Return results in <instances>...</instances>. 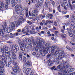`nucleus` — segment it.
Wrapping results in <instances>:
<instances>
[{
	"instance_id": "f257e3e1",
	"label": "nucleus",
	"mask_w": 75,
	"mask_h": 75,
	"mask_svg": "<svg viewBox=\"0 0 75 75\" xmlns=\"http://www.w3.org/2000/svg\"><path fill=\"white\" fill-rule=\"evenodd\" d=\"M37 45L38 46L36 47L37 48H36L35 49L36 51H38V48H39L38 47H40V48H42L43 47L44 50L43 52H42V50L40 51V54L42 55L43 54L45 55L46 54H48L49 48H50V44H47L46 43H45L44 40H40L39 43L37 44Z\"/></svg>"
},
{
	"instance_id": "f03ea898",
	"label": "nucleus",
	"mask_w": 75,
	"mask_h": 75,
	"mask_svg": "<svg viewBox=\"0 0 75 75\" xmlns=\"http://www.w3.org/2000/svg\"><path fill=\"white\" fill-rule=\"evenodd\" d=\"M1 52H2V55L1 56L2 59H3L4 62L6 64V66L8 67L7 65V58L10 59V55L9 54V52L8 51V47H6V46H4L3 49H1Z\"/></svg>"
},
{
	"instance_id": "7ed1b4c3",
	"label": "nucleus",
	"mask_w": 75,
	"mask_h": 75,
	"mask_svg": "<svg viewBox=\"0 0 75 75\" xmlns=\"http://www.w3.org/2000/svg\"><path fill=\"white\" fill-rule=\"evenodd\" d=\"M67 63V62H65L64 60L62 59H59V65L57 66V69H59L60 71L61 72L62 71H64L65 73L63 74V75H66L67 74V72L68 71H66V70H64L66 68V64Z\"/></svg>"
},
{
	"instance_id": "20e7f679",
	"label": "nucleus",
	"mask_w": 75,
	"mask_h": 75,
	"mask_svg": "<svg viewBox=\"0 0 75 75\" xmlns=\"http://www.w3.org/2000/svg\"><path fill=\"white\" fill-rule=\"evenodd\" d=\"M61 5L62 7H64V8L66 10H67V8H68V7H70L71 9V10H74L73 6H72L71 4V2H70L69 1L68 2V3L67 4V0H64L63 2L61 4Z\"/></svg>"
},
{
	"instance_id": "39448f33",
	"label": "nucleus",
	"mask_w": 75,
	"mask_h": 75,
	"mask_svg": "<svg viewBox=\"0 0 75 75\" xmlns=\"http://www.w3.org/2000/svg\"><path fill=\"white\" fill-rule=\"evenodd\" d=\"M12 54V57H11L10 59V62H13L14 64H17V56H16V52L13 51L12 52H11Z\"/></svg>"
},
{
	"instance_id": "423d86ee",
	"label": "nucleus",
	"mask_w": 75,
	"mask_h": 75,
	"mask_svg": "<svg viewBox=\"0 0 75 75\" xmlns=\"http://www.w3.org/2000/svg\"><path fill=\"white\" fill-rule=\"evenodd\" d=\"M2 26L3 28V29H0V35L3 37L4 34V31L6 30V27H7V23L6 22H5L4 23V25H2Z\"/></svg>"
},
{
	"instance_id": "0eeeda50",
	"label": "nucleus",
	"mask_w": 75,
	"mask_h": 75,
	"mask_svg": "<svg viewBox=\"0 0 75 75\" xmlns=\"http://www.w3.org/2000/svg\"><path fill=\"white\" fill-rule=\"evenodd\" d=\"M8 4H6L5 5L4 2L2 1L1 3L0 1V10L1 11H4V10H5V8L7 9L8 8Z\"/></svg>"
},
{
	"instance_id": "6e6552de",
	"label": "nucleus",
	"mask_w": 75,
	"mask_h": 75,
	"mask_svg": "<svg viewBox=\"0 0 75 75\" xmlns=\"http://www.w3.org/2000/svg\"><path fill=\"white\" fill-rule=\"evenodd\" d=\"M64 51H62L60 52L59 53V56H58V57L56 58V59H54L55 63L56 64H59V59H60L59 58V57H64Z\"/></svg>"
},
{
	"instance_id": "1a4fd4ad",
	"label": "nucleus",
	"mask_w": 75,
	"mask_h": 75,
	"mask_svg": "<svg viewBox=\"0 0 75 75\" xmlns=\"http://www.w3.org/2000/svg\"><path fill=\"white\" fill-rule=\"evenodd\" d=\"M19 59L21 61V60H23V61L24 62H26V59H27V58L26 57H25V56H24L22 55V54L19 52Z\"/></svg>"
},
{
	"instance_id": "9d476101",
	"label": "nucleus",
	"mask_w": 75,
	"mask_h": 75,
	"mask_svg": "<svg viewBox=\"0 0 75 75\" xmlns=\"http://www.w3.org/2000/svg\"><path fill=\"white\" fill-rule=\"evenodd\" d=\"M17 64V63L14 64V66L15 67H13V71L15 73H17L18 71L19 70V69H20V68L18 65Z\"/></svg>"
},
{
	"instance_id": "9b49d317",
	"label": "nucleus",
	"mask_w": 75,
	"mask_h": 75,
	"mask_svg": "<svg viewBox=\"0 0 75 75\" xmlns=\"http://www.w3.org/2000/svg\"><path fill=\"white\" fill-rule=\"evenodd\" d=\"M0 62H1V65L2 67H4V65H5V64L6 67H10V65L11 64V63H10V62H8V63L7 61V65H8V67H7V64H6L5 62H4V60L3 59H2V60H1V61H0ZM4 63H5V64H4Z\"/></svg>"
},
{
	"instance_id": "f8f14e48",
	"label": "nucleus",
	"mask_w": 75,
	"mask_h": 75,
	"mask_svg": "<svg viewBox=\"0 0 75 75\" xmlns=\"http://www.w3.org/2000/svg\"><path fill=\"white\" fill-rule=\"evenodd\" d=\"M16 27V25L14 23L12 24L11 25V26L9 27V28L7 29V32L8 33H10L11 32V31H12L13 30V28Z\"/></svg>"
},
{
	"instance_id": "ddd939ff",
	"label": "nucleus",
	"mask_w": 75,
	"mask_h": 75,
	"mask_svg": "<svg viewBox=\"0 0 75 75\" xmlns=\"http://www.w3.org/2000/svg\"><path fill=\"white\" fill-rule=\"evenodd\" d=\"M25 19L22 18V19L21 18H19V21L17 22V25H20V23H22L23 21H25Z\"/></svg>"
},
{
	"instance_id": "4468645a",
	"label": "nucleus",
	"mask_w": 75,
	"mask_h": 75,
	"mask_svg": "<svg viewBox=\"0 0 75 75\" xmlns=\"http://www.w3.org/2000/svg\"><path fill=\"white\" fill-rule=\"evenodd\" d=\"M36 8L33 11V13L35 14L36 16H37L38 15V7L36 6Z\"/></svg>"
},
{
	"instance_id": "2eb2a0df",
	"label": "nucleus",
	"mask_w": 75,
	"mask_h": 75,
	"mask_svg": "<svg viewBox=\"0 0 75 75\" xmlns=\"http://www.w3.org/2000/svg\"><path fill=\"white\" fill-rule=\"evenodd\" d=\"M19 8H21V10L22 11H23V10H24V8H23V6H22V5H17L15 6V8H18V9Z\"/></svg>"
},
{
	"instance_id": "dca6fc26",
	"label": "nucleus",
	"mask_w": 75,
	"mask_h": 75,
	"mask_svg": "<svg viewBox=\"0 0 75 75\" xmlns=\"http://www.w3.org/2000/svg\"><path fill=\"white\" fill-rule=\"evenodd\" d=\"M12 48L13 51L14 50L18 51L19 50V47H18V46L17 45H16L15 46L14 45H13Z\"/></svg>"
},
{
	"instance_id": "f3484780",
	"label": "nucleus",
	"mask_w": 75,
	"mask_h": 75,
	"mask_svg": "<svg viewBox=\"0 0 75 75\" xmlns=\"http://www.w3.org/2000/svg\"><path fill=\"white\" fill-rule=\"evenodd\" d=\"M19 45H20L21 50L22 51H25V48L23 46V44H22L21 42H20L19 43Z\"/></svg>"
},
{
	"instance_id": "a211bd4d",
	"label": "nucleus",
	"mask_w": 75,
	"mask_h": 75,
	"mask_svg": "<svg viewBox=\"0 0 75 75\" xmlns=\"http://www.w3.org/2000/svg\"><path fill=\"white\" fill-rule=\"evenodd\" d=\"M26 30H27L25 31V29H22L21 31L22 32H23V34H25L26 33V35H28V32H29V30H28V28H26Z\"/></svg>"
},
{
	"instance_id": "6ab92c4d",
	"label": "nucleus",
	"mask_w": 75,
	"mask_h": 75,
	"mask_svg": "<svg viewBox=\"0 0 75 75\" xmlns=\"http://www.w3.org/2000/svg\"><path fill=\"white\" fill-rule=\"evenodd\" d=\"M28 47H30V48H32V44L30 43L29 45L28 43H27L25 44V48H28Z\"/></svg>"
},
{
	"instance_id": "aec40b11",
	"label": "nucleus",
	"mask_w": 75,
	"mask_h": 75,
	"mask_svg": "<svg viewBox=\"0 0 75 75\" xmlns=\"http://www.w3.org/2000/svg\"><path fill=\"white\" fill-rule=\"evenodd\" d=\"M15 11L16 12H17L16 13L17 14H20L21 13V10H20L19 9L16 8Z\"/></svg>"
},
{
	"instance_id": "412c9836",
	"label": "nucleus",
	"mask_w": 75,
	"mask_h": 75,
	"mask_svg": "<svg viewBox=\"0 0 75 75\" xmlns=\"http://www.w3.org/2000/svg\"><path fill=\"white\" fill-rule=\"evenodd\" d=\"M54 57V55L51 53L48 54L47 56V58H52Z\"/></svg>"
},
{
	"instance_id": "4be33fe9",
	"label": "nucleus",
	"mask_w": 75,
	"mask_h": 75,
	"mask_svg": "<svg viewBox=\"0 0 75 75\" xmlns=\"http://www.w3.org/2000/svg\"><path fill=\"white\" fill-rule=\"evenodd\" d=\"M11 4H13L12 6L14 7L17 4V2H15V0H12L11 1Z\"/></svg>"
},
{
	"instance_id": "5701e85b",
	"label": "nucleus",
	"mask_w": 75,
	"mask_h": 75,
	"mask_svg": "<svg viewBox=\"0 0 75 75\" xmlns=\"http://www.w3.org/2000/svg\"><path fill=\"white\" fill-rule=\"evenodd\" d=\"M34 1H35V3L36 1V2H38V3L40 4H42L43 2V0H35Z\"/></svg>"
},
{
	"instance_id": "b1692460",
	"label": "nucleus",
	"mask_w": 75,
	"mask_h": 75,
	"mask_svg": "<svg viewBox=\"0 0 75 75\" xmlns=\"http://www.w3.org/2000/svg\"><path fill=\"white\" fill-rule=\"evenodd\" d=\"M26 64L28 66H30V65H32V63L31 62L29 61H27Z\"/></svg>"
},
{
	"instance_id": "393cba45",
	"label": "nucleus",
	"mask_w": 75,
	"mask_h": 75,
	"mask_svg": "<svg viewBox=\"0 0 75 75\" xmlns=\"http://www.w3.org/2000/svg\"><path fill=\"white\" fill-rule=\"evenodd\" d=\"M61 37L62 38H65L67 37V35L65 34H62L61 35Z\"/></svg>"
},
{
	"instance_id": "a878e982",
	"label": "nucleus",
	"mask_w": 75,
	"mask_h": 75,
	"mask_svg": "<svg viewBox=\"0 0 75 75\" xmlns=\"http://www.w3.org/2000/svg\"><path fill=\"white\" fill-rule=\"evenodd\" d=\"M51 48L52 53H54L55 48L54 47H52Z\"/></svg>"
},
{
	"instance_id": "bb28decb",
	"label": "nucleus",
	"mask_w": 75,
	"mask_h": 75,
	"mask_svg": "<svg viewBox=\"0 0 75 75\" xmlns=\"http://www.w3.org/2000/svg\"><path fill=\"white\" fill-rule=\"evenodd\" d=\"M66 48L68 50H69V51H73V50L71 49V48L69 47L68 46H66Z\"/></svg>"
},
{
	"instance_id": "cd10ccee",
	"label": "nucleus",
	"mask_w": 75,
	"mask_h": 75,
	"mask_svg": "<svg viewBox=\"0 0 75 75\" xmlns=\"http://www.w3.org/2000/svg\"><path fill=\"white\" fill-rule=\"evenodd\" d=\"M45 7L46 8H47L48 7V4L47 3V1L45 2Z\"/></svg>"
},
{
	"instance_id": "c85d7f7f",
	"label": "nucleus",
	"mask_w": 75,
	"mask_h": 75,
	"mask_svg": "<svg viewBox=\"0 0 75 75\" xmlns=\"http://www.w3.org/2000/svg\"><path fill=\"white\" fill-rule=\"evenodd\" d=\"M6 4H10V0H6Z\"/></svg>"
},
{
	"instance_id": "c756f323",
	"label": "nucleus",
	"mask_w": 75,
	"mask_h": 75,
	"mask_svg": "<svg viewBox=\"0 0 75 75\" xmlns=\"http://www.w3.org/2000/svg\"><path fill=\"white\" fill-rule=\"evenodd\" d=\"M58 53H59V51L57 50L54 52V54H53V55H57V54H58Z\"/></svg>"
},
{
	"instance_id": "7c9ffc66",
	"label": "nucleus",
	"mask_w": 75,
	"mask_h": 75,
	"mask_svg": "<svg viewBox=\"0 0 75 75\" xmlns=\"http://www.w3.org/2000/svg\"><path fill=\"white\" fill-rule=\"evenodd\" d=\"M20 16L22 18H21L22 19L24 18H23V17H24V14H23V13H21V14L20 15Z\"/></svg>"
},
{
	"instance_id": "2f4dec72",
	"label": "nucleus",
	"mask_w": 75,
	"mask_h": 75,
	"mask_svg": "<svg viewBox=\"0 0 75 75\" xmlns=\"http://www.w3.org/2000/svg\"><path fill=\"white\" fill-rule=\"evenodd\" d=\"M35 32L33 30H30V34H35Z\"/></svg>"
},
{
	"instance_id": "473e14b6",
	"label": "nucleus",
	"mask_w": 75,
	"mask_h": 75,
	"mask_svg": "<svg viewBox=\"0 0 75 75\" xmlns=\"http://www.w3.org/2000/svg\"><path fill=\"white\" fill-rule=\"evenodd\" d=\"M24 11H25V12H28V8L27 7H25L24 9Z\"/></svg>"
},
{
	"instance_id": "72a5a7b5",
	"label": "nucleus",
	"mask_w": 75,
	"mask_h": 75,
	"mask_svg": "<svg viewBox=\"0 0 75 75\" xmlns=\"http://www.w3.org/2000/svg\"><path fill=\"white\" fill-rule=\"evenodd\" d=\"M54 61H51V62L50 64H48V66H49V67H51V65L52 64H54Z\"/></svg>"
},
{
	"instance_id": "f704fd0d",
	"label": "nucleus",
	"mask_w": 75,
	"mask_h": 75,
	"mask_svg": "<svg viewBox=\"0 0 75 75\" xmlns=\"http://www.w3.org/2000/svg\"><path fill=\"white\" fill-rule=\"evenodd\" d=\"M4 71V69H1L0 70V73H1V74L3 73V72Z\"/></svg>"
},
{
	"instance_id": "c9c22d12",
	"label": "nucleus",
	"mask_w": 75,
	"mask_h": 75,
	"mask_svg": "<svg viewBox=\"0 0 75 75\" xmlns=\"http://www.w3.org/2000/svg\"><path fill=\"white\" fill-rule=\"evenodd\" d=\"M11 37H11V38H14V37H16V33L13 34Z\"/></svg>"
},
{
	"instance_id": "e433bc0d",
	"label": "nucleus",
	"mask_w": 75,
	"mask_h": 75,
	"mask_svg": "<svg viewBox=\"0 0 75 75\" xmlns=\"http://www.w3.org/2000/svg\"><path fill=\"white\" fill-rule=\"evenodd\" d=\"M62 14H65L67 13V11H62Z\"/></svg>"
},
{
	"instance_id": "4c0bfd02",
	"label": "nucleus",
	"mask_w": 75,
	"mask_h": 75,
	"mask_svg": "<svg viewBox=\"0 0 75 75\" xmlns=\"http://www.w3.org/2000/svg\"><path fill=\"white\" fill-rule=\"evenodd\" d=\"M31 70V68H28L26 69V71L28 72H29Z\"/></svg>"
},
{
	"instance_id": "58836bf2",
	"label": "nucleus",
	"mask_w": 75,
	"mask_h": 75,
	"mask_svg": "<svg viewBox=\"0 0 75 75\" xmlns=\"http://www.w3.org/2000/svg\"><path fill=\"white\" fill-rule=\"evenodd\" d=\"M71 24L72 26H74L75 24V23H74V22L73 21H71Z\"/></svg>"
},
{
	"instance_id": "ea45409f",
	"label": "nucleus",
	"mask_w": 75,
	"mask_h": 75,
	"mask_svg": "<svg viewBox=\"0 0 75 75\" xmlns=\"http://www.w3.org/2000/svg\"><path fill=\"white\" fill-rule=\"evenodd\" d=\"M70 31H73L74 30V27L71 26L70 28Z\"/></svg>"
},
{
	"instance_id": "a19ab883",
	"label": "nucleus",
	"mask_w": 75,
	"mask_h": 75,
	"mask_svg": "<svg viewBox=\"0 0 75 75\" xmlns=\"http://www.w3.org/2000/svg\"><path fill=\"white\" fill-rule=\"evenodd\" d=\"M70 72H73V71H74V70H75V69L73 68H72L71 69L70 68Z\"/></svg>"
},
{
	"instance_id": "79ce46f5",
	"label": "nucleus",
	"mask_w": 75,
	"mask_h": 75,
	"mask_svg": "<svg viewBox=\"0 0 75 75\" xmlns=\"http://www.w3.org/2000/svg\"><path fill=\"white\" fill-rule=\"evenodd\" d=\"M51 1H52V5L53 6H54V5H55V2H54V1H53V0H50Z\"/></svg>"
},
{
	"instance_id": "37998d69",
	"label": "nucleus",
	"mask_w": 75,
	"mask_h": 75,
	"mask_svg": "<svg viewBox=\"0 0 75 75\" xmlns=\"http://www.w3.org/2000/svg\"><path fill=\"white\" fill-rule=\"evenodd\" d=\"M50 14H48L46 16V18H49V17H50Z\"/></svg>"
},
{
	"instance_id": "c03bdc74",
	"label": "nucleus",
	"mask_w": 75,
	"mask_h": 75,
	"mask_svg": "<svg viewBox=\"0 0 75 75\" xmlns=\"http://www.w3.org/2000/svg\"><path fill=\"white\" fill-rule=\"evenodd\" d=\"M54 25L55 26H57L58 25V24H57V23L55 21H54Z\"/></svg>"
},
{
	"instance_id": "a18cd8bd",
	"label": "nucleus",
	"mask_w": 75,
	"mask_h": 75,
	"mask_svg": "<svg viewBox=\"0 0 75 75\" xmlns=\"http://www.w3.org/2000/svg\"><path fill=\"white\" fill-rule=\"evenodd\" d=\"M31 16H32V17H35V16H36L35 14L32 13H31Z\"/></svg>"
},
{
	"instance_id": "49530a36",
	"label": "nucleus",
	"mask_w": 75,
	"mask_h": 75,
	"mask_svg": "<svg viewBox=\"0 0 75 75\" xmlns=\"http://www.w3.org/2000/svg\"><path fill=\"white\" fill-rule=\"evenodd\" d=\"M48 21H47L45 23H44V25H46L48 24Z\"/></svg>"
},
{
	"instance_id": "de8ad7c7",
	"label": "nucleus",
	"mask_w": 75,
	"mask_h": 75,
	"mask_svg": "<svg viewBox=\"0 0 75 75\" xmlns=\"http://www.w3.org/2000/svg\"><path fill=\"white\" fill-rule=\"evenodd\" d=\"M15 20H17V19H18V16H16L14 17Z\"/></svg>"
},
{
	"instance_id": "09e8293b",
	"label": "nucleus",
	"mask_w": 75,
	"mask_h": 75,
	"mask_svg": "<svg viewBox=\"0 0 75 75\" xmlns=\"http://www.w3.org/2000/svg\"><path fill=\"white\" fill-rule=\"evenodd\" d=\"M47 34H49L48 35L49 36H51V34H50V31H49L47 32Z\"/></svg>"
},
{
	"instance_id": "8fccbe9b",
	"label": "nucleus",
	"mask_w": 75,
	"mask_h": 75,
	"mask_svg": "<svg viewBox=\"0 0 75 75\" xmlns=\"http://www.w3.org/2000/svg\"><path fill=\"white\" fill-rule=\"evenodd\" d=\"M25 13L26 14V17H28V12H25Z\"/></svg>"
},
{
	"instance_id": "3c124183",
	"label": "nucleus",
	"mask_w": 75,
	"mask_h": 75,
	"mask_svg": "<svg viewBox=\"0 0 75 75\" xmlns=\"http://www.w3.org/2000/svg\"><path fill=\"white\" fill-rule=\"evenodd\" d=\"M67 30L68 33H71V30H70V29H69V28H67Z\"/></svg>"
},
{
	"instance_id": "603ef678",
	"label": "nucleus",
	"mask_w": 75,
	"mask_h": 75,
	"mask_svg": "<svg viewBox=\"0 0 75 75\" xmlns=\"http://www.w3.org/2000/svg\"><path fill=\"white\" fill-rule=\"evenodd\" d=\"M55 68V66H54L53 67L51 68V70H53Z\"/></svg>"
},
{
	"instance_id": "864d4df0",
	"label": "nucleus",
	"mask_w": 75,
	"mask_h": 75,
	"mask_svg": "<svg viewBox=\"0 0 75 75\" xmlns=\"http://www.w3.org/2000/svg\"><path fill=\"white\" fill-rule=\"evenodd\" d=\"M37 7H41V5L40 4H38L37 5Z\"/></svg>"
},
{
	"instance_id": "5fc2aeb1",
	"label": "nucleus",
	"mask_w": 75,
	"mask_h": 75,
	"mask_svg": "<svg viewBox=\"0 0 75 75\" xmlns=\"http://www.w3.org/2000/svg\"><path fill=\"white\" fill-rule=\"evenodd\" d=\"M34 75V72L31 71L30 73V75Z\"/></svg>"
},
{
	"instance_id": "6e6d98bb",
	"label": "nucleus",
	"mask_w": 75,
	"mask_h": 75,
	"mask_svg": "<svg viewBox=\"0 0 75 75\" xmlns=\"http://www.w3.org/2000/svg\"><path fill=\"white\" fill-rule=\"evenodd\" d=\"M71 40L73 42H75V38H72Z\"/></svg>"
},
{
	"instance_id": "4d7b16f0",
	"label": "nucleus",
	"mask_w": 75,
	"mask_h": 75,
	"mask_svg": "<svg viewBox=\"0 0 75 75\" xmlns=\"http://www.w3.org/2000/svg\"><path fill=\"white\" fill-rule=\"evenodd\" d=\"M70 24H71L70 22H68L66 24V25H70Z\"/></svg>"
},
{
	"instance_id": "13d9d810",
	"label": "nucleus",
	"mask_w": 75,
	"mask_h": 75,
	"mask_svg": "<svg viewBox=\"0 0 75 75\" xmlns=\"http://www.w3.org/2000/svg\"><path fill=\"white\" fill-rule=\"evenodd\" d=\"M16 1L18 3H20L21 2V0H16Z\"/></svg>"
},
{
	"instance_id": "bf43d9fd",
	"label": "nucleus",
	"mask_w": 75,
	"mask_h": 75,
	"mask_svg": "<svg viewBox=\"0 0 75 75\" xmlns=\"http://www.w3.org/2000/svg\"><path fill=\"white\" fill-rule=\"evenodd\" d=\"M49 12H52V9H50V8H49Z\"/></svg>"
},
{
	"instance_id": "052dcab7",
	"label": "nucleus",
	"mask_w": 75,
	"mask_h": 75,
	"mask_svg": "<svg viewBox=\"0 0 75 75\" xmlns=\"http://www.w3.org/2000/svg\"><path fill=\"white\" fill-rule=\"evenodd\" d=\"M72 34V33H69V35L71 37H72L73 36Z\"/></svg>"
},
{
	"instance_id": "680f3d73",
	"label": "nucleus",
	"mask_w": 75,
	"mask_h": 75,
	"mask_svg": "<svg viewBox=\"0 0 75 75\" xmlns=\"http://www.w3.org/2000/svg\"><path fill=\"white\" fill-rule=\"evenodd\" d=\"M57 10L59 12H61V9L60 8H58Z\"/></svg>"
},
{
	"instance_id": "e2e57ef3",
	"label": "nucleus",
	"mask_w": 75,
	"mask_h": 75,
	"mask_svg": "<svg viewBox=\"0 0 75 75\" xmlns=\"http://www.w3.org/2000/svg\"><path fill=\"white\" fill-rule=\"evenodd\" d=\"M48 23H49V24H51V23H52V21H48Z\"/></svg>"
},
{
	"instance_id": "0e129e2a",
	"label": "nucleus",
	"mask_w": 75,
	"mask_h": 75,
	"mask_svg": "<svg viewBox=\"0 0 75 75\" xmlns=\"http://www.w3.org/2000/svg\"><path fill=\"white\" fill-rule=\"evenodd\" d=\"M50 62H51V60H50V59L49 60H48L47 61V63L49 64H50Z\"/></svg>"
},
{
	"instance_id": "69168bd1",
	"label": "nucleus",
	"mask_w": 75,
	"mask_h": 75,
	"mask_svg": "<svg viewBox=\"0 0 75 75\" xmlns=\"http://www.w3.org/2000/svg\"><path fill=\"white\" fill-rule=\"evenodd\" d=\"M40 21H40V20L38 19L37 21V22L38 23H40Z\"/></svg>"
},
{
	"instance_id": "338daca9",
	"label": "nucleus",
	"mask_w": 75,
	"mask_h": 75,
	"mask_svg": "<svg viewBox=\"0 0 75 75\" xmlns=\"http://www.w3.org/2000/svg\"><path fill=\"white\" fill-rule=\"evenodd\" d=\"M73 38H75V33H74L73 35V36H72Z\"/></svg>"
},
{
	"instance_id": "774afa93",
	"label": "nucleus",
	"mask_w": 75,
	"mask_h": 75,
	"mask_svg": "<svg viewBox=\"0 0 75 75\" xmlns=\"http://www.w3.org/2000/svg\"><path fill=\"white\" fill-rule=\"evenodd\" d=\"M72 17L73 18H74V19H75V15H73L72 16Z\"/></svg>"
}]
</instances>
